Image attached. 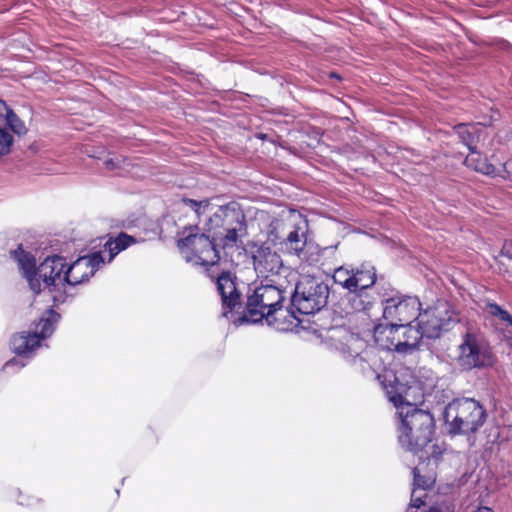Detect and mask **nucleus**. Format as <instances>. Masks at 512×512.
<instances>
[{
	"label": "nucleus",
	"instance_id": "f257e3e1",
	"mask_svg": "<svg viewBox=\"0 0 512 512\" xmlns=\"http://www.w3.org/2000/svg\"><path fill=\"white\" fill-rule=\"evenodd\" d=\"M437 382L435 373L427 367H401L385 384L389 400L397 408L401 424L398 440L406 450L417 454L430 442L434 430V418L430 412L416 408L427 391Z\"/></svg>",
	"mask_w": 512,
	"mask_h": 512
},
{
	"label": "nucleus",
	"instance_id": "f03ea898",
	"mask_svg": "<svg viewBox=\"0 0 512 512\" xmlns=\"http://www.w3.org/2000/svg\"><path fill=\"white\" fill-rule=\"evenodd\" d=\"M10 256L17 262L18 268L26 279L29 288L34 294L43 289L53 293L54 303H64L68 297L66 277V258L53 254L47 256L39 266H36L35 257L19 245L10 251Z\"/></svg>",
	"mask_w": 512,
	"mask_h": 512
},
{
	"label": "nucleus",
	"instance_id": "7ed1b4c3",
	"mask_svg": "<svg viewBox=\"0 0 512 512\" xmlns=\"http://www.w3.org/2000/svg\"><path fill=\"white\" fill-rule=\"evenodd\" d=\"M292 284H274L260 281L259 285L249 287L245 313L232 319L237 326L244 323H258L266 319L268 325H274L275 314L282 310V304Z\"/></svg>",
	"mask_w": 512,
	"mask_h": 512
},
{
	"label": "nucleus",
	"instance_id": "20e7f679",
	"mask_svg": "<svg viewBox=\"0 0 512 512\" xmlns=\"http://www.w3.org/2000/svg\"><path fill=\"white\" fill-rule=\"evenodd\" d=\"M60 320V314L53 309L43 312L33 328L14 334L10 340V347L17 357L7 361L3 372L12 374L27 365V360L33 357L34 352L41 346V341L50 337Z\"/></svg>",
	"mask_w": 512,
	"mask_h": 512
},
{
	"label": "nucleus",
	"instance_id": "39448f33",
	"mask_svg": "<svg viewBox=\"0 0 512 512\" xmlns=\"http://www.w3.org/2000/svg\"><path fill=\"white\" fill-rule=\"evenodd\" d=\"M333 280L349 292L348 301L354 311H367L377 300L373 292L376 271L369 263L351 268L338 267L334 271Z\"/></svg>",
	"mask_w": 512,
	"mask_h": 512
},
{
	"label": "nucleus",
	"instance_id": "423d86ee",
	"mask_svg": "<svg viewBox=\"0 0 512 512\" xmlns=\"http://www.w3.org/2000/svg\"><path fill=\"white\" fill-rule=\"evenodd\" d=\"M208 232L214 233L216 239L224 244V256L229 257L234 249L242 246V238L247 234L244 212L240 205L231 202L220 206L207 223Z\"/></svg>",
	"mask_w": 512,
	"mask_h": 512
},
{
	"label": "nucleus",
	"instance_id": "0eeeda50",
	"mask_svg": "<svg viewBox=\"0 0 512 512\" xmlns=\"http://www.w3.org/2000/svg\"><path fill=\"white\" fill-rule=\"evenodd\" d=\"M487 412L479 401L473 398H458L448 403L443 419L449 434L469 435L483 426Z\"/></svg>",
	"mask_w": 512,
	"mask_h": 512
},
{
	"label": "nucleus",
	"instance_id": "6e6552de",
	"mask_svg": "<svg viewBox=\"0 0 512 512\" xmlns=\"http://www.w3.org/2000/svg\"><path fill=\"white\" fill-rule=\"evenodd\" d=\"M425 336L419 322L384 325L379 323L374 327L373 337L375 342L389 351L399 354H411L417 349L421 339Z\"/></svg>",
	"mask_w": 512,
	"mask_h": 512
},
{
	"label": "nucleus",
	"instance_id": "1a4fd4ad",
	"mask_svg": "<svg viewBox=\"0 0 512 512\" xmlns=\"http://www.w3.org/2000/svg\"><path fill=\"white\" fill-rule=\"evenodd\" d=\"M183 258L193 265L213 266L224 256V244L214 233L188 234L177 242Z\"/></svg>",
	"mask_w": 512,
	"mask_h": 512
},
{
	"label": "nucleus",
	"instance_id": "9d476101",
	"mask_svg": "<svg viewBox=\"0 0 512 512\" xmlns=\"http://www.w3.org/2000/svg\"><path fill=\"white\" fill-rule=\"evenodd\" d=\"M289 288L292 303L301 314L310 315L319 312L328 302L330 289L328 284L314 276H303Z\"/></svg>",
	"mask_w": 512,
	"mask_h": 512
},
{
	"label": "nucleus",
	"instance_id": "9b49d317",
	"mask_svg": "<svg viewBox=\"0 0 512 512\" xmlns=\"http://www.w3.org/2000/svg\"><path fill=\"white\" fill-rule=\"evenodd\" d=\"M253 265L258 279L274 284H292L296 273L283 264L280 255L270 247L261 245L253 253Z\"/></svg>",
	"mask_w": 512,
	"mask_h": 512
},
{
	"label": "nucleus",
	"instance_id": "f8f14e48",
	"mask_svg": "<svg viewBox=\"0 0 512 512\" xmlns=\"http://www.w3.org/2000/svg\"><path fill=\"white\" fill-rule=\"evenodd\" d=\"M457 364L462 370L484 369L491 367L494 356L485 338L477 333L466 332L458 347Z\"/></svg>",
	"mask_w": 512,
	"mask_h": 512
},
{
	"label": "nucleus",
	"instance_id": "ddd939ff",
	"mask_svg": "<svg viewBox=\"0 0 512 512\" xmlns=\"http://www.w3.org/2000/svg\"><path fill=\"white\" fill-rule=\"evenodd\" d=\"M421 303L416 296L399 293L382 300L384 325L408 324L419 320Z\"/></svg>",
	"mask_w": 512,
	"mask_h": 512
},
{
	"label": "nucleus",
	"instance_id": "4468645a",
	"mask_svg": "<svg viewBox=\"0 0 512 512\" xmlns=\"http://www.w3.org/2000/svg\"><path fill=\"white\" fill-rule=\"evenodd\" d=\"M418 322L427 338H437L453 327L457 317L447 302L438 301L435 306L420 313Z\"/></svg>",
	"mask_w": 512,
	"mask_h": 512
},
{
	"label": "nucleus",
	"instance_id": "2eb2a0df",
	"mask_svg": "<svg viewBox=\"0 0 512 512\" xmlns=\"http://www.w3.org/2000/svg\"><path fill=\"white\" fill-rule=\"evenodd\" d=\"M105 263L106 260L102 251L80 256L72 263L66 262V277L63 279L67 284V289L88 282L101 265Z\"/></svg>",
	"mask_w": 512,
	"mask_h": 512
},
{
	"label": "nucleus",
	"instance_id": "dca6fc26",
	"mask_svg": "<svg viewBox=\"0 0 512 512\" xmlns=\"http://www.w3.org/2000/svg\"><path fill=\"white\" fill-rule=\"evenodd\" d=\"M307 227L308 224L305 220L299 224L294 225L293 229L288 235L279 241L281 249L288 254L297 256L302 261L309 262L305 248L307 246Z\"/></svg>",
	"mask_w": 512,
	"mask_h": 512
},
{
	"label": "nucleus",
	"instance_id": "f3484780",
	"mask_svg": "<svg viewBox=\"0 0 512 512\" xmlns=\"http://www.w3.org/2000/svg\"><path fill=\"white\" fill-rule=\"evenodd\" d=\"M216 287L221 296L223 316L231 319L233 310L240 306V294L230 272H222L216 280Z\"/></svg>",
	"mask_w": 512,
	"mask_h": 512
},
{
	"label": "nucleus",
	"instance_id": "a211bd4d",
	"mask_svg": "<svg viewBox=\"0 0 512 512\" xmlns=\"http://www.w3.org/2000/svg\"><path fill=\"white\" fill-rule=\"evenodd\" d=\"M330 332V338L337 342L335 348L340 351L346 360L350 361L359 357V350L355 347L359 343L356 335L343 327H334Z\"/></svg>",
	"mask_w": 512,
	"mask_h": 512
},
{
	"label": "nucleus",
	"instance_id": "6ab92c4d",
	"mask_svg": "<svg viewBox=\"0 0 512 512\" xmlns=\"http://www.w3.org/2000/svg\"><path fill=\"white\" fill-rule=\"evenodd\" d=\"M413 490L411 493L410 510L421 509L426 506L424 498L426 497V491L431 488L435 482L432 475L423 476L419 473V468L413 469Z\"/></svg>",
	"mask_w": 512,
	"mask_h": 512
},
{
	"label": "nucleus",
	"instance_id": "aec40b11",
	"mask_svg": "<svg viewBox=\"0 0 512 512\" xmlns=\"http://www.w3.org/2000/svg\"><path fill=\"white\" fill-rule=\"evenodd\" d=\"M455 133L460 141L469 149L470 153H477L476 144L480 140L483 131L479 123L467 124L460 123L454 127Z\"/></svg>",
	"mask_w": 512,
	"mask_h": 512
},
{
	"label": "nucleus",
	"instance_id": "412c9836",
	"mask_svg": "<svg viewBox=\"0 0 512 512\" xmlns=\"http://www.w3.org/2000/svg\"><path fill=\"white\" fill-rule=\"evenodd\" d=\"M135 243H137L136 238L128 235L127 233L121 232L115 238H109V240L104 244V250L101 251L102 254L104 252H108L109 257L107 262L110 263L116 255Z\"/></svg>",
	"mask_w": 512,
	"mask_h": 512
},
{
	"label": "nucleus",
	"instance_id": "4be33fe9",
	"mask_svg": "<svg viewBox=\"0 0 512 512\" xmlns=\"http://www.w3.org/2000/svg\"><path fill=\"white\" fill-rule=\"evenodd\" d=\"M105 168L116 175L125 176L131 173L133 164L131 160L118 154H109L103 162Z\"/></svg>",
	"mask_w": 512,
	"mask_h": 512
},
{
	"label": "nucleus",
	"instance_id": "5701e85b",
	"mask_svg": "<svg viewBox=\"0 0 512 512\" xmlns=\"http://www.w3.org/2000/svg\"><path fill=\"white\" fill-rule=\"evenodd\" d=\"M6 124L10 127V129L18 135H22L26 133V127L23 121L14 113V111L9 112L7 118L5 119Z\"/></svg>",
	"mask_w": 512,
	"mask_h": 512
},
{
	"label": "nucleus",
	"instance_id": "b1692460",
	"mask_svg": "<svg viewBox=\"0 0 512 512\" xmlns=\"http://www.w3.org/2000/svg\"><path fill=\"white\" fill-rule=\"evenodd\" d=\"M11 498L16 499L17 503L22 506L33 507L40 502V499L32 496H24L20 489L11 490Z\"/></svg>",
	"mask_w": 512,
	"mask_h": 512
},
{
	"label": "nucleus",
	"instance_id": "393cba45",
	"mask_svg": "<svg viewBox=\"0 0 512 512\" xmlns=\"http://www.w3.org/2000/svg\"><path fill=\"white\" fill-rule=\"evenodd\" d=\"M487 308L491 315L498 317L500 320L507 322L512 326V316L498 304L489 303Z\"/></svg>",
	"mask_w": 512,
	"mask_h": 512
},
{
	"label": "nucleus",
	"instance_id": "a878e982",
	"mask_svg": "<svg viewBox=\"0 0 512 512\" xmlns=\"http://www.w3.org/2000/svg\"><path fill=\"white\" fill-rule=\"evenodd\" d=\"M13 144V136L4 128L0 127V156L9 153Z\"/></svg>",
	"mask_w": 512,
	"mask_h": 512
},
{
	"label": "nucleus",
	"instance_id": "bb28decb",
	"mask_svg": "<svg viewBox=\"0 0 512 512\" xmlns=\"http://www.w3.org/2000/svg\"><path fill=\"white\" fill-rule=\"evenodd\" d=\"M475 170L488 176H495L498 174L496 167L488 163L486 160L480 161L476 165Z\"/></svg>",
	"mask_w": 512,
	"mask_h": 512
},
{
	"label": "nucleus",
	"instance_id": "cd10ccee",
	"mask_svg": "<svg viewBox=\"0 0 512 512\" xmlns=\"http://www.w3.org/2000/svg\"><path fill=\"white\" fill-rule=\"evenodd\" d=\"M501 254L512 260V241H505L501 249Z\"/></svg>",
	"mask_w": 512,
	"mask_h": 512
},
{
	"label": "nucleus",
	"instance_id": "c85d7f7f",
	"mask_svg": "<svg viewBox=\"0 0 512 512\" xmlns=\"http://www.w3.org/2000/svg\"><path fill=\"white\" fill-rule=\"evenodd\" d=\"M184 203L188 205L192 210L199 214V210L203 205V202H198L192 199H184Z\"/></svg>",
	"mask_w": 512,
	"mask_h": 512
},
{
	"label": "nucleus",
	"instance_id": "c756f323",
	"mask_svg": "<svg viewBox=\"0 0 512 512\" xmlns=\"http://www.w3.org/2000/svg\"><path fill=\"white\" fill-rule=\"evenodd\" d=\"M12 111L13 110L7 106L6 102L0 99V117L6 119L7 115H9V112Z\"/></svg>",
	"mask_w": 512,
	"mask_h": 512
},
{
	"label": "nucleus",
	"instance_id": "7c9ffc66",
	"mask_svg": "<svg viewBox=\"0 0 512 512\" xmlns=\"http://www.w3.org/2000/svg\"><path fill=\"white\" fill-rule=\"evenodd\" d=\"M472 512H493V510L491 508H489V507L481 506V507H478L476 510H474Z\"/></svg>",
	"mask_w": 512,
	"mask_h": 512
}]
</instances>
